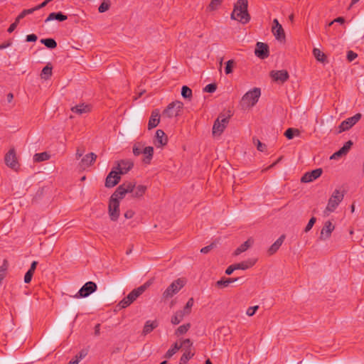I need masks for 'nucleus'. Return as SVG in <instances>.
Wrapping results in <instances>:
<instances>
[{
    "label": "nucleus",
    "instance_id": "7ed1b4c3",
    "mask_svg": "<svg viewBox=\"0 0 364 364\" xmlns=\"http://www.w3.org/2000/svg\"><path fill=\"white\" fill-rule=\"evenodd\" d=\"M260 95V89L257 87L248 91L242 98V105L247 107H253L258 102Z\"/></svg>",
    "mask_w": 364,
    "mask_h": 364
},
{
    "label": "nucleus",
    "instance_id": "58836bf2",
    "mask_svg": "<svg viewBox=\"0 0 364 364\" xmlns=\"http://www.w3.org/2000/svg\"><path fill=\"white\" fill-rule=\"evenodd\" d=\"M191 328L189 323L180 326L175 331V335L178 336L185 334Z\"/></svg>",
    "mask_w": 364,
    "mask_h": 364
},
{
    "label": "nucleus",
    "instance_id": "39448f33",
    "mask_svg": "<svg viewBox=\"0 0 364 364\" xmlns=\"http://www.w3.org/2000/svg\"><path fill=\"white\" fill-rule=\"evenodd\" d=\"M134 188V183L131 181L124 182L117 187L110 198L119 201V199L123 198L126 193L132 192Z\"/></svg>",
    "mask_w": 364,
    "mask_h": 364
},
{
    "label": "nucleus",
    "instance_id": "a19ab883",
    "mask_svg": "<svg viewBox=\"0 0 364 364\" xmlns=\"http://www.w3.org/2000/svg\"><path fill=\"white\" fill-rule=\"evenodd\" d=\"M222 0H211L210 3L207 7V9L209 11H213L218 9L220 5L221 4Z\"/></svg>",
    "mask_w": 364,
    "mask_h": 364
},
{
    "label": "nucleus",
    "instance_id": "b1692460",
    "mask_svg": "<svg viewBox=\"0 0 364 364\" xmlns=\"http://www.w3.org/2000/svg\"><path fill=\"white\" fill-rule=\"evenodd\" d=\"M167 137L164 132L161 129H158L156 132V145L158 146H164L167 144Z\"/></svg>",
    "mask_w": 364,
    "mask_h": 364
},
{
    "label": "nucleus",
    "instance_id": "ea45409f",
    "mask_svg": "<svg viewBox=\"0 0 364 364\" xmlns=\"http://www.w3.org/2000/svg\"><path fill=\"white\" fill-rule=\"evenodd\" d=\"M294 135L299 136V131L296 129L293 128H289L286 130L284 133V136L288 139H291L294 136Z\"/></svg>",
    "mask_w": 364,
    "mask_h": 364
},
{
    "label": "nucleus",
    "instance_id": "f3484780",
    "mask_svg": "<svg viewBox=\"0 0 364 364\" xmlns=\"http://www.w3.org/2000/svg\"><path fill=\"white\" fill-rule=\"evenodd\" d=\"M120 181V176L119 173L112 170L107 176L105 180V186L112 188L116 186Z\"/></svg>",
    "mask_w": 364,
    "mask_h": 364
},
{
    "label": "nucleus",
    "instance_id": "4c0bfd02",
    "mask_svg": "<svg viewBox=\"0 0 364 364\" xmlns=\"http://www.w3.org/2000/svg\"><path fill=\"white\" fill-rule=\"evenodd\" d=\"M41 43L44 44L47 48H48L50 49H53L57 47V43L53 38L41 39Z\"/></svg>",
    "mask_w": 364,
    "mask_h": 364
},
{
    "label": "nucleus",
    "instance_id": "0e129e2a",
    "mask_svg": "<svg viewBox=\"0 0 364 364\" xmlns=\"http://www.w3.org/2000/svg\"><path fill=\"white\" fill-rule=\"evenodd\" d=\"M134 212L132 210H128L124 213V217L127 219H131L134 217Z\"/></svg>",
    "mask_w": 364,
    "mask_h": 364
},
{
    "label": "nucleus",
    "instance_id": "ddd939ff",
    "mask_svg": "<svg viewBox=\"0 0 364 364\" xmlns=\"http://www.w3.org/2000/svg\"><path fill=\"white\" fill-rule=\"evenodd\" d=\"M272 32L273 35L275 36L276 39H277L278 41H282L285 39L284 31L277 18L273 20Z\"/></svg>",
    "mask_w": 364,
    "mask_h": 364
},
{
    "label": "nucleus",
    "instance_id": "4468645a",
    "mask_svg": "<svg viewBox=\"0 0 364 364\" xmlns=\"http://www.w3.org/2000/svg\"><path fill=\"white\" fill-rule=\"evenodd\" d=\"M255 53L258 58L265 59L269 56V46L264 43L257 42Z\"/></svg>",
    "mask_w": 364,
    "mask_h": 364
},
{
    "label": "nucleus",
    "instance_id": "f8f14e48",
    "mask_svg": "<svg viewBox=\"0 0 364 364\" xmlns=\"http://www.w3.org/2000/svg\"><path fill=\"white\" fill-rule=\"evenodd\" d=\"M109 215L110 219L116 221L119 216V201L109 199Z\"/></svg>",
    "mask_w": 364,
    "mask_h": 364
},
{
    "label": "nucleus",
    "instance_id": "338daca9",
    "mask_svg": "<svg viewBox=\"0 0 364 364\" xmlns=\"http://www.w3.org/2000/svg\"><path fill=\"white\" fill-rule=\"evenodd\" d=\"M37 265H38V262H36V261H33V262L31 263V267H30V268H29V269H28V270H29V271H31V272H35V270H36V269Z\"/></svg>",
    "mask_w": 364,
    "mask_h": 364
},
{
    "label": "nucleus",
    "instance_id": "052dcab7",
    "mask_svg": "<svg viewBox=\"0 0 364 364\" xmlns=\"http://www.w3.org/2000/svg\"><path fill=\"white\" fill-rule=\"evenodd\" d=\"M38 39V37L36 34H29L26 36L27 42H35Z\"/></svg>",
    "mask_w": 364,
    "mask_h": 364
},
{
    "label": "nucleus",
    "instance_id": "412c9836",
    "mask_svg": "<svg viewBox=\"0 0 364 364\" xmlns=\"http://www.w3.org/2000/svg\"><path fill=\"white\" fill-rule=\"evenodd\" d=\"M353 146L352 141L349 140L345 143V144L336 152H335L331 157V159H337L344 155H346L347 153L350 149Z\"/></svg>",
    "mask_w": 364,
    "mask_h": 364
},
{
    "label": "nucleus",
    "instance_id": "393cba45",
    "mask_svg": "<svg viewBox=\"0 0 364 364\" xmlns=\"http://www.w3.org/2000/svg\"><path fill=\"white\" fill-rule=\"evenodd\" d=\"M254 243V240L252 238H249L247 241L242 243L240 247H238L234 252V255L237 256L241 253L245 252L248 248H250Z\"/></svg>",
    "mask_w": 364,
    "mask_h": 364
},
{
    "label": "nucleus",
    "instance_id": "1a4fd4ad",
    "mask_svg": "<svg viewBox=\"0 0 364 364\" xmlns=\"http://www.w3.org/2000/svg\"><path fill=\"white\" fill-rule=\"evenodd\" d=\"M97 289V284L93 282H86L73 296L74 298H85L95 292Z\"/></svg>",
    "mask_w": 364,
    "mask_h": 364
},
{
    "label": "nucleus",
    "instance_id": "72a5a7b5",
    "mask_svg": "<svg viewBox=\"0 0 364 364\" xmlns=\"http://www.w3.org/2000/svg\"><path fill=\"white\" fill-rule=\"evenodd\" d=\"M185 316V313L182 311H178L175 313V314L171 317V322L173 325L178 324L183 318Z\"/></svg>",
    "mask_w": 364,
    "mask_h": 364
},
{
    "label": "nucleus",
    "instance_id": "5fc2aeb1",
    "mask_svg": "<svg viewBox=\"0 0 364 364\" xmlns=\"http://www.w3.org/2000/svg\"><path fill=\"white\" fill-rule=\"evenodd\" d=\"M34 272L28 270L24 276V282L28 284L31 282Z\"/></svg>",
    "mask_w": 364,
    "mask_h": 364
},
{
    "label": "nucleus",
    "instance_id": "a878e982",
    "mask_svg": "<svg viewBox=\"0 0 364 364\" xmlns=\"http://www.w3.org/2000/svg\"><path fill=\"white\" fill-rule=\"evenodd\" d=\"M159 326V323L157 321H147L144 326L142 334L146 336L148 333H150L154 329L157 328Z\"/></svg>",
    "mask_w": 364,
    "mask_h": 364
},
{
    "label": "nucleus",
    "instance_id": "864d4df0",
    "mask_svg": "<svg viewBox=\"0 0 364 364\" xmlns=\"http://www.w3.org/2000/svg\"><path fill=\"white\" fill-rule=\"evenodd\" d=\"M358 57L357 53L353 50H349L347 53V59L349 62L353 61Z\"/></svg>",
    "mask_w": 364,
    "mask_h": 364
},
{
    "label": "nucleus",
    "instance_id": "473e14b6",
    "mask_svg": "<svg viewBox=\"0 0 364 364\" xmlns=\"http://www.w3.org/2000/svg\"><path fill=\"white\" fill-rule=\"evenodd\" d=\"M184 352L181 357L180 364H186V363L194 355V353L191 352V349L185 348Z\"/></svg>",
    "mask_w": 364,
    "mask_h": 364
},
{
    "label": "nucleus",
    "instance_id": "e433bc0d",
    "mask_svg": "<svg viewBox=\"0 0 364 364\" xmlns=\"http://www.w3.org/2000/svg\"><path fill=\"white\" fill-rule=\"evenodd\" d=\"M313 55L318 61L322 63L325 61L326 55L320 49L314 48L313 49Z\"/></svg>",
    "mask_w": 364,
    "mask_h": 364
},
{
    "label": "nucleus",
    "instance_id": "09e8293b",
    "mask_svg": "<svg viewBox=\"0 0 364 364\" xmlns=\"http://www.w3.org/2000/svg\"><path fill=\"white\" fill-rule=\"evenodd\" d=\"M235 64V62L233 60H229L227 63H226V66H225V73L228 75V74H230L232 72V67Z\"/></svg>",
    "mask_w": 364,
    "mask_h": 364
},
{
    "label": "nucleus",
    "instance_id": "a211bd4d",
    "mask_svg": "<svg viewBox=\"0 0 364 364\" xmlns=\"http://www.w3.org/2000/svg\"><path fill=\"white\" fill-rule=\"evenodd\" d=\"M321 168H316L310 172L306 173L301 178L302 183H309L318 178L322 174Z\"/></svg>",
    "mask_w": 364,
    "mask_h": 364
},
{
    "label": "nucleus",
    "instance_id": "6e6d98bb",
    "mask_svg": "<svg viewBox=\"0 0 364 364\" xmlns=\"http://www.w3.org/2000/svg\"><path fill=\"white\" fill-rule=\"evenodd\" d=\"M258 306H250L247 309L246 314L249 316H253L258 309Z\"/></svg>",
    "mask_w": 364,
    "mask_h": 364
},
{
    "label": "nucleus",
    "instance_id": "37998d69",
    "mask_svg": "<svg viewBox=\"0 0 364 364\" xmlns=\"http://www.w3.org/2000/svg\"><path fill=\"white\" fill-rule=\"evenodd\" d=\"M181 95L186 99H191L192 97V90L188 87L183 85L181 88Z\"/></svg>",
    "mask_w": 364,
    "mask_h": 364
},
{
    "label": "nucleus",
    "instance_id": "603ef678",
    "mask_svg": "<svg viewBox=\"0 0 364 364\" xmlns=\"http://www.w3.org/2000/svg\"><path fill=\"white\" fill-rule=\"evenodd\" d=\"M316 219L314 217H312L309 220L308 224L306 225V228L304 229V232H308L312 228V227L314 226V223H316Z\"/></svg>",
    "mask_w": 364,
    "mask_h": 364
},
{
    "label": "nucleus",
    "instance_id": "f03ea898",
    "mask_svg": "<svg viewBox=\"0 0 364 364\" xmlns=\"http://www.w3.org/2000/svg\"><path fill=\"white\" fill-rule=\"evenodd\" d=\"M149 282H146L136 289H133L125 298L119 304L121 308L124 309L132 304L145 290L149 287Z\"/></svg>",
    "mask_w": 364,
    "mask_h": 364
},
{
    "label": "nucleus",
    "instance_id": "9b49d317",
    "mask_svg": "<svg viewBox=\"0 0 364 364\" xmlns=\"http://www.w3.org/2000/svg\"><path fill=\"white\" fill-rule=\"evenodd\" d=\"M362 115L360 113L355 114L354 116L346 119L343 121L339 125V132H345L350 129L355 125L361 118Z\"/></svg>",
    "mask_w": 364,
    "mask_h": 364
},
{
    "label": "nucleus",
    "instance_id": "49530a36",
    "mask_svg": "<svg viewBox=\"0 0 364 364\" xmlns=\"http://www.w3.org/2000/svg\"><path fill=\"white\" fill-rule=\"evenodd\" d=\"M193 303L194 301L193 298L188 299L183 310H181L182 311H183V313H185V315H188L191 313V309L193 305Z\"/></svg>",
    "mask_w": 364,
    "mask_h": 364
},
{
    "label": "nucleus",
    "instance_id": "f704fd0d",
    "mask_svg": "<svg viewBox=\"0 0 364 364\" xmlns=\"http://www.w3.org/2000/svg\"><path fill=\"white\" fill-rule=\"evenodd\" d=\"M50 159V155L47 152H42L36 154L33 156V161L35 162H41L44 161H47Z\"/></svg>",
    "mask_w": 364,
    "mask_h": 364
},
{
    "label": "nucleus",
    "instance_id": "2f4dec72",
    "mask_svg": "<svg viewBox=\"0 0 364 364\" xmlns=\"http://www.w3.org/2000/svg\"><path fill=\"white\" fill-rule=\"evenodd\" d=\"M238 278H222L216 282V285L219 287H227L231 283L237 281Z\"/></svg>",
    "mask_w": 364,
    "mask_h": 364
},
{
    "label": "nucleus",
    "instance_id": "dca6fc26",
    "mask_svg": "<svg viewBox=\"0 0 364 364\" xmlns=\"http://www.w3.org/2000/svg\"><path fill=\"white\" fill-rule=\"evenodd\" d=\"M270 76L274 81L281 83L286 82L289 77L288 72L285 70H272Z\"/></svg>",
    "mask_w": 364,
    "mask_h": 364
},
{
    "label": "nucleus",
    "instance_id": "423d86ee",
    "mask_svg": "<svg viewBox=\"0 0 364 364\" xmlns=\"http://www.w3.org/2000/svg\"><path fill=\"white\" fill-rule=\"evenodd\" d=\"M230 115L226 116L224 114H220L217 119L215 121L213 127V135H220L228 124L229 123V119Z\"/></svg>",
    "mask_w": 364,
    "mask_h": 364
},
{
    "label": "nucleus",
    "instance_id": "f257e3e1",
    "mask_svg": "<svg viewBox=\"0 0 364 364\" xmlns=\"http://www.w3.org/2000/svg\"><path fill=\"white\" fill-rule=\"evenodd\" d=\"M247 0H238L234 5L231 18L243 24L248 23L250 20V16L247 11Z\"/></svg>",
    "mask_w": 364,
    "mask_h": 364
},
{
    "label": "nucleus",
    "instance_id": "4be33fe9",
    "mask_svg": "<svg viewBox=\"0 0 364 364\" xmlns=\"http://www.w3.org/2000/svg\"><path fill=\"white\" fill-rule=\"evenodd\" d=\"M97 155L94 153H90L85 155L81 160L80 166L82 168L85 169L92 165L96 160Z\"/></svg>",
    "mask_w": 364,
    "mask_h": 364
},
{
    "label": "nucleus",
    "instance_id": "4d7b16f0",
    "mask_svg": "<svg viewBox=\"0 0 364 364\" xmlns=\"http://www.w3.org/2000/svg\"><path fill=\"white\" fill-rule=\"evenodd\" d=\"M257 149L259 151H264L266 150V145L262 144L259 139L256 140Z\"/></svg>",
    "mask_w": 364,
    "mask_h": 364
},
{
    "label": "nucleus",
    "instance_id": "79ce46f5",
    "mask_svg": "<svg viewBox=\"0 0 364 364\" xmlns=\"http://www.w3.org/2000/svg\"><path fill=\"white\" fill-rule=\"evenodd\" d=\"M52 75V67L49 65L45 66L41 71V77L48 79Z\"/></svg>",
    "mask_w": 364,
    "mask_h": 364
},
{
    "label": "nucleus",
    "instance_id": "6e6552de",
    "mask_svg": "<svg viewBox=\"0 0 364 364\" xmlns=\"http://www.w3.org/2000/svg\"><path fill=\"white\" fill-rule=\"evenodd\" d=\"M183 107V102L180 101L173 102L167 106L166 109L164 110L162 115L168 118L177 117L180 114Z\"/></svg>",
    "mask_w": 364,
    "mask_h": 364
},
{
    "label": "nucleus",
    "instance_id": "69168bd1",
    "mask_svg": "<svg viewBox=\"0 0 364 364\" xmlns=\"http://www.w3.org/2000/svg\"><path fill=\"white\" fill-rule=\"evenodd\" d=\"M47 4H48L47 2L46 1H44L41 4H40L37 5L36 6L33 7V9H35V11H36L37 10H39V9L45 7Z\"/></svg>",
    "mask_w": 364,
    "mask_h": 364
},
{
    "label": "nucleus",
    "instance_id": "0eeeda50",
    "mask_svg": "<svg viewBox=\"0 0 364 364\" xmlns=\"http://www.w3.org/2000/svg\"><path fill=\"white\" fill-rule=\"evenodd\" d=\"M344 195L339 190H335L330 197L325 212H333L343 200Z\"/></svg>",
    "mask_w": 364,
    "mask_h": 364
},
{
    "label": "nucleus",
    "instance_id": "3c124183",
    "mask_svg": "<svg viewBox=\"0 0 364 364\" xmlns=\"http://www.w3.org/2000/svg\"><path fill=\"white\" fill-rule=\"evenodd\" d=\"M192 345H193V343L191 341V340L189 338H186L182 341V343L180 346H181V348L182 347L183 348V350H185V348L191 349Z\"/></svg>",
    "mask_w": 364,
    "mask_h": 364
},
{
    "label": "nucleus",
    "instance_id": "20e7f679",
    "mask_svg": "<svg viewBox=\"0 0 364 364\" xmlns=\"http://www.w3.org/2000/svg\"><path fill=\"white\" fill-rule=\"evenodd\" d=\"M185 284L186 281L182 278L173 281L164 291L163 297L166 299L173 297L185 286Z\"/></svg>",
    "mask_w": 364,
    "mask_h": 364
},
{
    "label": "nucleus",
    "instance_id": "5701e85b",
    "mask_svg": "<svg viewBox=\"0 0 364 364\" xmlns=\"http://www.w3.org/2000/svg\"><path fill=\"white\" fill-rule=\"evenodd\" d=\"M160 121V114L159 111L158 109H155L152 111L151 115L149 118V123H148V129H151L154 127H156Z\"/></svg>",
    "mask_w": 364,
    "mask_h": 364
},
{
    "label": "nucleus",
    "instance_id": "c756f323",
    "mask_svg": "<svg viewBox=\"0 0 364 364\" xmlns=\"http://www.w3.org/2000/svg\"><path fill=\"white\" fill-rule=\"evenodd\" d=\"M255 264V259H248L247 261L242 262L240 263L234 264L236 269L245 270L252 267Z\"/></svg>",
    "mask_w": 364,
    "mask_h": 364
},
{
    "label": "nucleus",
    "instance_id": "774afa93",
    "mask_svg": "<svg viewBox=\"0 0 364 364\" xmlns=\"http://www.w3.org/2000/svg\"><path fill=\"white\" fill-rule=\"evenodd\" d=\"M100 334V324L97 323L95 326V335L97 336Z\"/></svg>",
    "mask_w": 364,
    "mask_h": 364
},
{
    "label": "nucleus",
    "instance_id": "8fccbe9b",
    "mask_svg": "<svg viewBox=\"0 0 364 364\" xmlns=\"http://www.w3.org/2000/svg\"><path fill=\"white\" fill-rule=\"evenodd\" d=\"M216 89H217L216 85L214 83H212V84L207 85L204 87L203 91L205 92L212 93V92H214L216 90Z\"/></svg>",
    "mask_w": 364,
    "mask_h": 364
},
{
    "label": "nucleus",
    "instance_id": "c85d7f7f",
    "mask_svg": "<svg viewBox=\"0 0 364 364\" xmlns=\"http://www.w3.org/2000/svg\"><path fill=\"white\" fill-rule=\"evenodd\" d=\"M142 154L144 155V163L149 164L154 154V148L152 146H146L144 148Z\"/></svg>",
    "mask_w": 364,
    "mask_h": 364
},
{
    "label": "nucleus",
    "instance_id": "aec40b11",
    "mask_svg": "<svg viewBox=\"0 0 364 364\" xmlns=\"http://www.w3.org/2000/svg\"><path fill=\"white\" fill-rule=\"evenodd\" d=\"M71 111L78 115L87 114L92 111V105L90 104L81 103L73 107Z\"/></svg>",
    "mask_w": 364,
    "mask_h": 364
},
{
    "label": "nucleus",
    "instance_id": "680f3d73",
    "mask_svg": "<svg viewBox=\"0 0 364 364\" xmlns=\"http://www.w3.org/2000/svg\"><path fill=\"white\" fill-rule=\"evenodd\" d=\"M213 245H214L213 244H211L210 245L203 247L200 250V252L203 253V254H206V253L209 252L213 248Z\"/></svg>",
    "mask_w": 364,
    "mask_h": 364
},
{
    "label": "nucleus",
    "instance_id": "6ab92c4d",
    "mask_svg": "<svg viewBox=\"0 0 364 364\" xmlns=\"http://www.w3.org/2000/svg\"><path fill=\"white\" fill-rule=\"evenodd\" d=\"M134 166L133 162L129 159L121 160L117 162L116 169L118 170L119 174H124L127 173Z\"/></svg>",
    "mask_w": 364,
    "mask_h": 364
},
{
    "label": "nucleus",
    "instance_id": "c03bdc74",
    "mask_svg": "<svg viewBox=\"0 0 364 364\" xmlns=\"http://www.w3.org/2000/svg\"><path fill=\"white\" fill-rule=\"evenodd\" d=\"M35 11V9L33 8L28 9H24L23 10L18 16L16 17V21H20L21 19H23L28 14H31Z\"/></svg>",
    "mask_w": 364,
    "mask_h": 364
},
{
    "label": "nucleus",
    "instance_id": "de8ad7c7",
    "mask_svg": "<svg viewBox=\"0 0 364 364\" xmlns=\"http://www.w3.org/2000/svg\"><path fill=\"white\" fill-rule=\"evenodd\" d=\"M143 149H144V146L141 144H140V143L136 144L133 146V154L135 156H139L141 154H142Z\"/></svg>",
    "mask_w": 364,
    "mask_h": 364
},
{
    "label": "nucleus",
    "instance_id": "9d476101",
    "mask_svg": "<svg viewBox=\"0 0 364 364\" xmlns=\"http://www.w3.org/2000/svg\"><path fill=\"white\" fill-rule=\"evenodd\" d=\"M4 161L7 166L16 171L19 167L17 161L16 151L14 148L11 149L5 155Z\"/></svg>",
    "mask_w": 364,
    "mask_h": 364
},
{
    "label": "nucleus",
    "instance_id": "c9c22d12",
    "mask_svg": "<svg viewBox=\"0 0 364 364\" xmlns=\"http://www.w3.org/2000/svg\"><path fill=\"white\" fill-rule=\"evenodd\" d=\"M181 346H179L178 343H175L171 348H169L166 353L164 357L166 358H171L180 348Z\"/></svg>",
    "mask_w": 364,
    "mask_h": 364
},
{
    "label": "nucleus",
    "instance_id": "cd10ccee",
    "mask_svg": "<svg viewBox=\"0 0 364 364\" xmlns=\"http://www.w3.org/2000/svg\"><path fill=\"white\" fill-rule=\"evenodd\" d=\"M285 236L284 235H281L271 245V247L268 250L269 254L273 255L281 247L282 245L284 240Z\"/></svg>",
    "mask_w": 364,
    "mask_h": 364
},
{
    "label": "nucleus",
    "instance_id": "13d9d810",
    "mask_svg": "<svg viewBox=\"0 0 364 364\" xmlns=\"http://www.w3.org/2000/svg\"><path fill=\"white\" fill-rule=\"evenodd\" d=\"M87 354V350H82L75 357V359H79V361L84 358Z\"/></svg>",
    "mask_w": 364,
    "mask_h": 364
},
{
    "label": "nucleus",
    "instance_id": "bf43d9fd",
    "mask_svg": "<svg viewBox=\"0 0 364 364\" xmlns=\"http://www.w3.org/2000/svg\"><path fill=\"white\" fill-rule=\"evenodd\" d=\"M19 22L20 21H16V19L15 21L10 25V26L9 27L7 31L9 33H12L16 29V28L18 26Z\"/></svg>",
    "mask_w": 364,
    "mask_h": 364
},
{
    "label": "nucleus",
    "instance_id": "2eb2a0df",
    "mask_svg": "<svg viewBox=\"0 0 364 364\" xmlns=\"http://www.w3.org/2000/svg\"><path fill=\"white\" fill-rule=\"evenodd\" d=\"M334 229L335 226L332 224V223L329 220L326 221L324 223L323 228L321 229L319 239L321 240H326L331 237V233Z\"/></svg>",
    "mask_w": 364,
    "mask_h": 364
},
{
    "label": "nucleus",
    "instance_id": "bb28decb",
    "mask_svg": "<svg viewBox=\"0 0 364 364\" xmlns=\"http://www.w3.org/2000/svg\"><path fill=\"white\" fill-rule=\"evenodd\" d=\"M68 19V16L63 14L62 12H53L50 13L47 18L45 20V22L47 23L50 21L57 20L58 21H64Z\"/></svg>",
    "mask_w": 364,
    "mask_h": 364
},
{
    "label": "nucleus",
    "instance_id": "7c9ffc66",
    "mask_svg": "<svg viewBox=\"0 0 364 364\" xmlns=\"http://www.w3.org/2000/svg\"><path fill=\"white\" fill-rule=\"evenodd\" d=\"M146 191V186L144 185H139L136 186L134 185V188H133V191L131 192L132 193V196L135 198L141 197Z\"/></svg>",
    "mask_w": 364,
    "mask_h": 364
},
{
    "label": "nucleus",
    "instance_id": "a18cd8bd",
    "mask_svg": "<svg viewBox=\"0 0 364 364\" xmlns=\"http://www.w3.org/2000/svg\"><path fill=\"white\" fill-rule=\"evenodd\" d=\"M109 6H110V4H109V0H104L100 5V6L98 8V11L100 13H104V12L107 11V10H109Z\"/></svg>",
    "mask_w": 364,
    "mask_h": 364
},
{
    "label": "nucleus",
    "instance_id": "e2e57ef3",
    "mask_svg": "<svg viewBox=\"0 0 364 364\" xmlns=\"http://www.w3.org/2000/svg\"><path fill=\"white\" fill-rule=\"evenodd\" d=\"M235 270H236L235 264L230 265L225 270V274L230 275Z\"/></svg>",
    "mask_w": 364,
    "mask_h": 364
}]
</instances>
